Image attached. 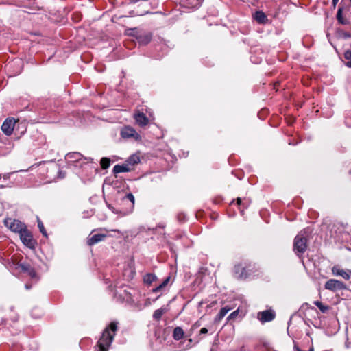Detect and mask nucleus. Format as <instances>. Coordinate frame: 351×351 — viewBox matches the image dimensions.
Returning a JSON list of instances; mask_svg holds the SVG:
<instances>
[{"label": "nucleus", "instance_id": "79ce46f5", "mask_svg": "<svg viewBox=\"0 0 351 351\" xmlns=\"http://www.w3.org/2000/svg\"><path fill=\"white\" fill-rule=\"evenodd\" d=\"M134 274H135V272H134V271H131V275L130 276V277L131 278H132L134 277Z\"/></svg>", "mask_w": 351, "mask_h": 351}, {"label": "nucleus", "instance_id": "c9c22d12", "mask_svg": "<svg viewBox=\"0 0 351 351\" xmlns=\"http://www.w3.org/2000/svg\"><path fill=\"white\" fill-rule=\"evenodd\" d=\"M151 40V36L150 35H146L144 37V41L147 43Z\"/></svg>", "mask_w": 351, "mask_h": 351}, {"label": "nucleus", "instance_id": "a211bd4d", "mask_svg": "<svg viewBox=\"0 0 351 351\" xmlns=\"http://www.w3.org/2000/svg\"><path fill=\"white\" fill-rule=\"evenodd\" d=\"M82 155L79 152L69 153L66 155V160L69 162H75L81 160Z\"/></svg>", "mask_w": 351, "mask_h": 351}, {"label": "nucleus", "instance_id": "a18cd8bd", "mask_svg": "<svg viewBox=\"0 0 351 351\" xmlns=\"http://www.w3.org/2000/svg\"><path fill=\"white\" fill-rule=\"evenodd\" d=\"M349 174L351 175V169L349 171Z\"/></svg>", "mask_w": 351, "mask_h": 351}, {"label": "nucleus", "instance_id": "37998d69", "mask_svg": "<svg viewBox=\"0 0 351 351\" xmlns=\"http://www.w3.org/2000/svg\"><path fill=\"white\" fill-rule=\"evenodd\" d=\"M1 178H2V176H1V175L0 174V180H1ZM3 186H4V185H3V184H0V188H3Z\"/></svg>", "mask_w": 351, "mask_h": 351}, {"label": "nucleus", "instance_id": "7c9ffc66", "mask_svg": "<svg viewBox=\"0 0 351 351\" xmlns=\"http://www.w3.org/2000/svg\"><path fill=\"white\" fill-rule=\"evenodd\" d=\"M108 208L114 213H116V214H119L120 216L123 217L121 215V213H120V211H123L124 210H117L116 208H114V206H111V205H108Z\"/></svg>", "mask_w": 351, "mask_h": 351}, {"label": "nucleus", "instance_id": "39448f33", "mask_svg": "<svg viewBox=\"0 0 351 351\" xmlns=\"http://www.w3.org/2000/svg\"><path fill=\"white\" fill-rule=\"evenodd\" d=\"M20 239L22 243L27 247L30 249H34L37 245V241L33 238L32 232L25 228L20 234Z\"/></svg>", "mask_w": 351, "mask_h": 351}, {"label": "nucleus", "instance_id": "bb28decb", "mask_svg": "<svg viewBox=\"0 0 351 351\" xmlns=\"http://www.w3.org/2000/svg\"><path fill=\"white\" fill-rule=\"evenodd\" d=\"M100 165L102 169H106L110 167V160L108 158H102L100 161Z\"/></svg>", "mask_w": 351, "mask_h": 351}, {"label": "nucleus", "instance_id": "ddd939ff", "mask_svg": "<svg viewBox=\"0 0 351 351\" xmlns=\"http://www.w3.org/2000/svg\"><path fill=\"white\" fill-rule=\"evenodd\" d=\"M107 237L106 234H90L87 239V245L89 246L94 245L99 242L104 241Z\"/></svg>", "mask_w": 351, "mask_h": 351}, {"label": "nucleus", "instance_id": "58836bf2", "mask_svg": "<svg viewBox=\"0 0 351 351\" xmlns=\"http://www.w3.org/2000/svg\"><path fill=\"white\" fill-rule=\"evenodd\" d=\"M9 178H10V174H9V173L5 174V175H3V180H8Z\"/></svg>", "mask_w": 351, "mask_h": 351}, {"label": "nucleus", "instance_id": "6e6552de", "mask_svg": "<svg viewBox=\"0 0 351 351\" xmlns=\"http://www.w3.org/2000/svg\"><path fill=\"white\" fill-rule=\"evenodd\" d=\"M126 202H130V204L123 211H120L122 216H125L131 213L133 210L134 206V197L132 193L127 194L124 197L121 199L122 204H125Z\"/></svg>", "mask_w": 351, "mask_h": 351}, {"label": "nucleus", "instance_id": "0eeeda50", "mask_svg": "<svg viewBox=\"0 0 351 351\" xmlns=\"http://www.w3.org/2000/svg\"><path fill=\"white\" fill-rule=\"evenodd\" d=\"M324 288L332 292L348 289L347 285L344 282L336 279L327 280L324 285Z\"/></svg>", "mask_w": 351, "mask_h": 351}, {"label": "nucleus", "instance_id": "aec40b11", "mask_svg": "<svg viewBox=\"0 0 351 351\" xmlns=\"http://www.w3.org/2000/svg\"><path fill=\"white\" fill-rule=\"evenodd\" d=\"M167 312V308L165 307H162L156 310L153 313V318L155 320H160L162 317V315Z\"/></svg>", "mask_w": 351, "mask_h": 351}, {"label": "nucleus", "instance_id": "dca6fc26", "mask_svg": "<svg viewBox=\"0 0 351 351\" xmlns=\"http://www.w3.org/2000/svg\"><path fill=\"white\" fill-rule=\"evenodd\" d=\"M134 119L137 124L140 126H145L148 122V118L143 112H138L134 115Z\"/></svg>", "mask_w": 351, "mask_h": 351}, {"label": "nucleus", "instance_id": "f257e3e1", "mask_svg": "<svg viewBox=\"0 0 351 351\" xmlns=\"http://www.w3.org/2000/svg\"><path fill=\"white\" fill-rule=\"evenodd\" d=\"M118 330V322H112L103 331L102 335L95 347V351H108Z\"/></svg>", "mask_w": 351, "mask_h": 351}, {"label": "nucleus", "instance_id": "423d86ee", "mask_svg": "<svg viewBox=\"0 0 351 351\" xmlns=\"http://www.w3.org/2000/svg\"><path fill=\"white\" fill-rule=\"evenodd\" d=\"M5 226L11 231L20 234L23 230L27 228L25 223L19 220L8 218L4 220Z\"/></svg>", "mask_w": 351, "mask_h": 351}, {"label": "nucleus", "instance_id": "473e14b6", "mask_svg": "<svg viewBox=\"0 0 351 351\" xmlns=\"http://www.w3.org/2000/svg\"><path fill=\"white\" fill-rule=\"evenodd\" d=\"M341 35L342 36L343 38H349L351 37V34L350 33H348V32H343V31H341Z\"/></svg>", "mask_w": 351, "mask_h": 351}, {"label": "nucleus", "instance_id": "20e7f679", "mask_svg": "<svg viewBox=\"0 0 351 351\" xmlns=\"http://www.w3.org/2000/svg\"><path fill=\"white\" fill-rule=\"evenodd\" d=\"M184 332L181 327L177 326V341L180 340L177 343V351H184L192 347V339H184Z\"/></svg>", "mask_w": 351, "mask_h": 351}, {"label": "nucleus", "instance_id": "72a5a7b5", "mask_svg": "<svg viewBox=\"0 0 351 351\" xmlns=\"http://www.w3.org/2000/svg\"><path fill=\"white\" fill-rule=\"evenodd\" d=\"M236 201H237V205H239V206L242 205V199H241V198L238 197V198H237ZM243 206L244 208H247V205H245L244 204H243Z\"/></svg>", "mask_w": 351, "mask_h": 351}, {"label": "nucleus", "instance_id": "1a4fd4ad", "mask_svg": "<svg viewBox=\"0 0 351 351\" xmlns=\"http://www.w3.org/2000/svg\"><path fill=\"white\" fill-rule=\"evenodd\" d=\"M121 136L123 138H133L135 140H140L141 136L132 127L125 126L121 130Z\"/></svg>", "mask_w": 351, "mask_h": 351}, {"label": "nucleus", "instance_id": "6ab92c4d", "mask_svg": "<svg viewBox=\"0 0 351 351\" xmlns=\"http://www.w3.org/2000/svg\"><path fill=\"white\" fill-rule=\"evenodd\" d=\"M230 310L231 308L228 306L222 307L216 316L215 321H220Z\"/></svg>", "mask_w": 351, "mask_h": 351}, {"label": "nucleus", "instance_id": "9b49d317", "mask_svg": "<svg viewBox=\"0 0 351 351\" xmlns=\"http://www.w3.org/2000/svg\"><path fill=\"white\" fill-rule=\"evenodd\" d=\"M276 314L272 310H265L258 313L257 317L262 322H268L274 319Z\"/></svg>", "mask_w": 351, "mask_h": 351}, {"label": "nucleus", "instance_id": "49530a36", "mask_svg": "<svg viewBox=\"0 0 351 351\" xmlns=\"http://www.w3.org/2000/svg\"><path fill=\"white\" fill-rule=\"evenodd\" d=\"M351 276V271L350 270V277Z\"/></svg>", "mask_w": 351, "mask_h": 351}, {"label": "nucleus", "instance_id": "ea45409f", "mask_svg": "<svg viewBox=\"0 0 351 351\" xmlns=\"http://www.w3.org/2000/svg\"><path fill=\"white\" fill-rule=\"evenodd\" d=\"M172 337L176 339V328H173L172 330Z\"/></svg>", "mask_w": 351, "mask_h": 351}, {"label": "nucleus", "instance_id": "f3484780", "mask_svg": "<svg viewBox=\"0 0 351 351\" xmlns=\"http://www.w3.org/2000/svg\"><path fill=\"white\" fill-rule=\"evenodd\" d=\"M113 173L117 174L122 172H129L131 171L128 164L116 165L113 167Z\"/></svg>", "mask_w": 351, "mask_h": 351}, {"label": "nucleus", "instance_id": "2f4dec72", "mask_svg": "<svg viewBox=\"0 0 351 351\" xmlns=\"http://www.w3.org/2000/svg\"><path fill=\"white\" fill-rule=\"evenodd\" d=\"M177 220L180 221H184L186 220V216L183 214H179L177 215Z\"/></svg>", "mask_w": 351, "mask_h": 351}, {"label": "nucleus", "instance_id": "c756f323", "mask_svg": "<svg viewBox=\"0 0 351 351\" xmlns=\"http://www.w3.org/2000/svg\"><path fill=\"white\" fill-rule=\"evenodd\" d=\"M239 309L233 311L232 313H231L230 314V315L228 317L227 319L228 321H230V320H234L238 315H239Z\"/></svg>", "mask_w": 351, "mask_h": 351}, {"label": "nucleus", "instance_id": "b1692460", "mask_svg": "<svg viewBox=\"0 0 351 351\" xmlns=\"http://www.w3.org/2000/svg\"><path fill=\"white\" fill-rule=\"evenodd\" d=\"M206 271V269L204 267H202L200 270L199 271L197 276L195 278V280L193 282V285H197L199 286L201 282H202V274Z\"/></svg>", "mask_w": 351, "mask_h": 351}, {"label": "nucleus", "instance_id": "5701e85b", "mask_svg": "<svg viewBox=\"0 0 351 351\" xmlns=\"http://www.w3.org/2000/svg\"><path fill=\"white\" fill-rule=\"evenodd\" d=\"M156 279V276L153 274H147L143 277V281L146 285H150Z\"/></svg>", "mask_w": 351, "mask_h": 351}, {"label": "nucleus", "instance_id": "a878e982", "mask_svg": "<svg viewBox=\"0 0 351 351\" xmlns=\"http://www.w3.org/2000/svg\"><path fill=\"white\" fill-rule=\"evenodd\" d=\"M127 162H128V165H136L138 162H140V158L138 156H137L136 154H133L128 158V159L127 160Z\"/></svg>", "mask_w": 351, "mask_h": 351}, {"label": "nucleus", "instance_id": "f8f14e48", "mask_svg": "<svg viewBox=\"0 0 351 351\" xmlns=\"http://www.w3.org/2000/svg\"><path fill=\"white\" fill-rule=\"evenodd\" d=\"M17 268L21 271L27 273L32 278H37V273L28 263H20L17 265Z\"/></svg>", "mask_w": 351, "mask_h": 351}, {"label": "nucleus", "instance_id": "f704fd0d", "mask_svg": "<svg viewBox=\"0 0 351 351\" xmlns=\"http://www.w3.org/2000/svg\"><path fill=\"white\" fill-rule=\"evenodd\" d=\"M189 3L193 6L200 4L202 1V0H197V1H198L197 3H194L193 0H189Z\"/></svg>", "mask_w": 351, "mask_h": 351}, {"label": "nucleus", "instance_id": "cd10ccee", "mask_svg": "<svg viewBox=\"0 0 351 351\" xmlns=\"http://www.w3.org/2000/svg\"><path fill=\"white\" fill-rule=\"evenodd\" d=\"M344 58L347 60L346 65L348 67L351 68V51L350 50H347L344 53Z\"/></svg>", "mask_w": 351, "mask_h": 351}, {"label": "nucleus", "instance_id": "e433bc0d", "mask_svg": "<svg viewBox=\"0 0 351 351\" xmlns=\"http://www.w3.org/2000/svg\"><path fill=\"white\" fill-rule=\"evenodd\" d=\"M207 332H208V330L206 328H202L199 330V334L200 335H204V334H206Z\"/></svg>", "mask_w": 351, "mask_h": 351}, {"label": "nucleus", "instance_id": "2eb2a0df", "mask_svg": "<svg viewBox=\"0 0 351 351\" xmlns=\"http://www.w3.org/2000/svg\"><path fill=\"white\" fill-rule=\"evenodd\" d=\"M253 17L254 20H256V21L259 24H266L268 23L267 16L263 11H256L253 15Z\"/></svg>", "mask_w": 351, "mask_h": 351}, {"label": "nucleus", "instance_id": "4468645a", "mask_svg": "<svg viewBox=\"0 0 351 351\" xmlns=\"http://www.w3.org/2000/svg\"><path fill=\"white\" fill-rule=\"evenodd\" d=\"M332 274L334 276H341L345 280L350 279V270L341 269L339 265H335L332 267Z\"/></svg>", "mask_w": 351, "mask_h": 351}, {"label": "nucleus", "instance_id": "c03bdc74", "mask_svg": "<svg viewBox=\"0 0 351 351\" xmlns=\"http://www.w3.org/2000/svg\"><path fill=\"white\" fill-rule=\"evenodd\" d=\"M112 231H113V232H119V230H117V229H116V230H112Z\"/></svg>", "mask_w": 351, "mask_h": 351}, {"label": "nucleus", "instance_id": "7ed1b4c3", "mask_svg": "<svg viewBox=\"0 0 351 351\" xmlns=\"http://www.w3.org/2000/svg\"><path fill=\"white\" fill-rule=\"evenodd\" d=\"M255 271V265L251 262L238 263L233 269L234 276L238 280H245Z\"/></svg>", "mask_w": 351, "mask_h": 351}, {"label": "nucleus", "instance_id": "4c0bfd02", "mask_svg": "<svg viewBox=\"0 0 351 351\" xmlns=\"http://www.w3.org/2000/svg\"><path fill=\"white\" fill-rule=\"evenodd\" d=\"M294 351H302L296 344L293 346Z\"/></svg>", "mask_w": 351, "mask_h": 351}, {"label": "nucleus", "instance_id": "c85d7f7f", "mask_svg": "<svg viewBox=\"0 0 351 351\" xmlns=\"http://www.w3.org/2000/svg\"><path fill=\"white\" fill-rule=\"evenodd\" d=\"M38 226L39 230L42 233V234L47 237V231L44 227L43 222L39 219H38Z\"/></svg>", "mask_w": 351, "mask_h": 351}, {"label": "nucleus", "instance_id": "4be33fe9", "mask_svg": "<svg viewBox=\"0 0 351 351\" xmlns=\"http://www.w3.org/2000/svg\"><path fill=\"white\" fill-rule=\"evenodd\" d=\"M313 304L320 310L323 313H326L330 309V306L328 305H324L323 303L319 300L313 302Z\"/></svg>", "mask_w": 351, "mask_h": 351}, {"label": "nucleus", "instance_id": "a19ab883", "mask_svg": "<svg viewBox=\"0 0 351 351\" xmlns=\"http://www.w3.org/2000/svg\"><path fill=\"white\" fill-rule=\"evenodd\" d=\"M338 1H339V0H332L333 5L335 6Z\"/></svg>", "mask_w": 351, "mask_h": 351}, {"label": "nucleus", "instance_id": "412c9836", "mask_svg": "<svg viewBox=\"0 0 351 351\" xmlns=\"http://www.w3.org/2000/svg\"><path fill=\"white\" fill-rule=\"evenodd\" d=\"M342 12H343V8H339V9L337 10V21L340 24L347 25V24H348L349 22H348V21L347 19H343Z\"/></svg>", "mask_w": 351, "mask_h": 351}, {"label": "nucleus", "instance_id": "9d476101", "mask_svg": "<svg viewBox=\"0 0 351 351\" xmlns=\"http://www.w3.org/2000/svg\"><path fill=\"white\" fill-rule=\"evenodd\" d=\"M15 123L14 118L6 119L1 125L2 132L8 136L11 135L14 130Z\"/></svg>", "mask_w": 351, "mask_h": 351}, {"label": "nucleus", "instance_id": "de8ad7c7", "mask_svg": "<svg viewBox=\"0 0 351 351\" xmlns=\"http://www.w3.org/2000/svg\"><path fill=\"white\" fill-rule=\"evenodd\" d=\"M350 2H351V0H350Z\"/></svg>", "mask_w": 351, "mask_h": 351}, {"label": "nucleus", "instance_id": "393cba45", "mask_svg": "<svg viewBox=\"0 0 351 351\" xmlns=\"http://www.w3.org/2000/svg\"><path fill=\"white\" fill-rule=\"evenodd\" d=\"M170 279H171L170 276L167 277L161 284H160L159 285L156 287L154 289H153V291L158 292V291H160V290H162L165 287H166L168 285Z\"/></svg>", "mask_w": 351, "mask_h": 351}, {"label": "nucleus", "instance_id": "f03ea898", "mask_svg": "<svg viewBox=\"0 0 351 351\" xmlns=\"http://www.w3.org/2000/svg\"><path fill=\"white\" fill-rule=\"evenodd\" d=\"M311 230L305 228L301 230L295 237L293 241V251L298 256L304 254L307 249V241Z\"/></svg>", "mask_w": 351, "mask_h": 351}]
</instances>
